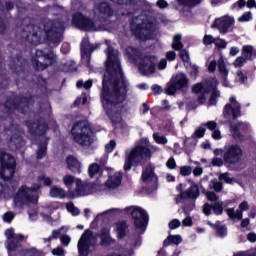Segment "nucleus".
Segmentation results:
<instances>
[{
    "label": "nucleus",
    "instance_id": "obj_1",
    "mask_svg": "<svg viewBox=\"0 0 256 256\" xmlns=\"http://www.w3.org/2000/svg\"><path fill=\"white\" fill-rule=\"evenodd\" d=\"M106 54V73L103 78L101 103L113 126L116 129H121L123 127V116L121 113L127 101V87H129V84L123 77L121 62L119 61V51L108 46Z\"/></svg>",
    "mask_w": 256,
    "mask_h": 256
},
{
    "label": "nucleus",
    "instance_id": "obj_2",
    "mask_svg": "<svg viewBox=\"0 0 256 256\" xmlns=\"http://www.w3.org/2000/svg\"><path fill=\"white\" fill-rule=\"evenodd\" d=\"M38 183L33 184L31 188L22 186L14 197V203L16 205H35L39 201V196L36 191L41 189V184L49 187L53 180L45 174H41L37 178Z\"/></svg>",
    "mask_w": 256,
    "mask_h": 256
},
{
    "label": "nucleus",
    "instance_id": "obj_3",
    "mask_svg": "<svg viewBox=\"0 0 256 256\" xmlns=\"http://www.w3.org/2000/svg\"><path fill=\"white\" fill-rule=\"evenodd\" d=\"M120 213H126L127 215H131L136 229H139L141 233H145V229H147V221H149V215L143 208L139 206H129L126 207L124 210H121L119 208H111L98 214V217H101V215L113 217L114 215H119Z\"/></svg>",
    "mask_w": 256,
    "mask_h": 256
},
{
    "label": "nucleus",
    "instance_id": "obj_4",
    "mask_svg": "<svg viewBox=\"0 0 256 256\" xmlns=\"http://www.w3.org/2000/svg\"><path fill=\"white\" fill-rule=\"evenodd\" d=\"M151 151H159V148L156 146H151L147 138L142 139L139 145L132 149L127 156L124 163L125 171H131V167H133V165H137V163H141L143 159H148L151 157Z\"/></svg>",
    "mask_w": 256,
    "mask_h": 256
},
{
    "label": "nucleus",
    "instance_id": "obj_5",
    "mask_svg": "<svg viewBox=\"0 0 256 256\" xmlns=\"http://www.w3.org/2000/svg\"><path fill=\"white\" fill-rule=\"evenodd\" d=\"M132 33L141 41L157 37V24L147 21L145 15L137 16L131 23Z\"/></svg>",
    "mask_w": 256,
    "mask_h": 256
},
{
    "label": "nucleus",
    "instance_id": "obj_6",
    "mask_svg": "<svg viewBox=\"0 0 256 256\" xmlns=\"http://www.w3.org/2000/svg\"><path fill=\"white\" fill-rule=\"evenodd\" d=\"M71 135L75 143L81 145V147H89V145H93L97 141L87 121L76 122L71 129Z\"/></svg>",
    "mask_w": 256,
    "mask_h": 256
},
{
    "label": "nucleus",
    "instance_id": "obj_7",
    "mask_svg": "<svg viewBox=\"0 0 256 256\" xmlns=\"http://www.w3.org/2000/svg\"><path fill=\"white\" fill-rule=\"evenodd\" d=\"M5 236L7 238L6 241V248L8 251L9 256H13V251H17L19 256H39L41 252L37 251L36 249H19V243L21 241H25L27 236H23V234H15L14 229H8L5 231Z\"/></svg>",
    "mask_w": 256,
    "mask_h": 256
},
{
    "label": "nucleus",
    "instance_id": "obj_8",
    "mask_svg": "<svg viewBox=\"0 0 256 256\" xmlns=\"http://www.w3.org/2000/svg\"><path fill=\"white\" fill-rule=\"evenodd\" d=\"M76 188L72 192V198L87 197L93 193H105V186L101 178L96 179L94 182H83L79 179L75 181Z\"/></svg>",
    "mask_w": 256,
    "mask_h": 256
},
{
    "label": "nucleus",
    "instance_id": "obj_9",
    "mask_svg": "<svg viewBox=\"0 0 256 256\" xmlns=\"http://www.w3.org/2000/svg\"><path fill=\"white\" fill-rule=\"evenodd\" d=\"M217 85H219V81H217L216 78H210L204 84L199 83L193 86L192 91L201 94V96L198 97L199 103H205V95H207L209 91H212L209 103L210 105H217V99L220 97L219 91L215 90L217 89Z\"/></svg>",
    "mask_w": 256,
    "mask_h": 256
},
{
    "label": "nucleus",
    "instance_id": "obj_10",
    "mask_svg": "<svg viewBox=\"0 0 256 256\" xmlns=\"http://www.w3.org/2000/svg\"><path fill=\"white\" fill-rule=\"evenodd\" d=\"M0 176L4 181H9L13 179L15 175V158L9 153L1 152L0 153Z\"/></svg>",
    "mask_w": 256,
    "mask_h": 256
},
{
    "label": "nucleus",
    "instance_id": "obj_11",
    "mask_svg": "<svg viewBox=\"0 0 256 256\" xmlns=\"http://www.w3.org/2000/svg\"><path fill=\"white\" fill-rule=\"evenodd\" d=\"M241 157H243V150L241 149V146L237 144H230L224 147L223 160L230 169H233V165L239 164Z\"/></svg>",
    "mask_w": 256,
    "mask_h": 256
},
{
    "label": "nucleus",
    "instance_id": "obj_12",
    "mask_svg": "<svg viewBox=\"0 0 256 256\" xmlns=\"http://www.w3.org/2000/svg\"><path fill=\"white\" fill-rule=\"evenodd\" d=\"M97 243V235L91 230H86L78 241V253L80 256H88Z\"/></svg>",
    "mask_w": 256,
    "mask_h": 256
},
{
    "label": "nucleus",
    "instance_id": "obj_13",
    "mask_svg": "<svg viewBox=\"0 0 256 256\" xmlns=\"http://www.w3.org/2000/svg\"><path fill=\"white\" fill-rule=\"evenodd\" d=\"M72 22L78 29H83L84 31H107V27L99 25V22L91 21L81 13L74 14Z\"/></svg>",
    "mask_w": 256,
    "mask_h": 256
},
{
    "label": "nucleus",
    "instance_id": "obj_14",
    "mask_svg": "<svg viewBox=\"0 0 256 256\" xmlns=\"http://www.w3.org/2000/svg\"><path fill=\"white\" fill-rule=\"evenodd\" d=\"M63 31H65V27L61 22L54 24L53 21H48L44 25V33L54 45L61 43Z\"/></svg>",
    "mask_w": 256,
    "mask_h": 256
},
{
    "label": "nucleus",
    "instance_id": "obj_15",
    "mask_svg": "<svg viewBox=\"0 0 256 256\" xmlns=\"http://www.w3.org/2000/svg\"><path fill=\"white\" fill-rule=\"evenodd\" d=\"M55 61V53L50 52L45 54L42 50H37L33 59V64L38 71L47 69L49 65H53Z\"/></svg>",
    "mask_w": 256,
    "mask_h": 256
},
{
    "label": "nucleus",
    "instance_id": "obj_16",
    "mask_svg": "<svg viewBox=\"0 0 256 256\" xmlns=\"http://www.w3.org/2000/svg\"><path fill=\"white\" fill-rule=\"evenodd\" d=\"M189 85V79L183 73L174 74L171 78V84L168 85L166 93L168 95H175L176 91L186 89Z\"/></svg>",
    "mask_w": 256,
    "mask_h": 256
},
{
    "label": "nucleus",
    "instance_id": "obj_17",
    "mask_svg": "<svg viewBox=\"0 0 256 256\" xmlns=\"http://www.w3.org/2000/svg\"><path fill=\"white\" fill-rule=\"evenodd\" d=\"M133 247H141L140 236H131L128 243L119 249L120 254H113L112 256H132L135 253Z\"/></svg>",
    "mask_w": 256,
    "mask_h": 256
},
{
    "label": "nucleus",
    "instance_id": "obj_18",
    "mask_svg": "<svg viewBox=\"0 0 256 256\" xmlns=\"http://www.w3.org/2000/svg\"><path fill=\"white\" fill-rule=\"evenodd\" d=\"M155 61V57L151 56L141 58L138 63L140 73H142V75H146L147 77H149V75H153V73H155Z\"/></svg>",
    "mask_w": 256,
    "mask_h": 256
},
{
    "label": "nucleus",
    "instance_id": "obj_19",
    "mask_svg": "<svg viewBox=\"0 0 256 256\" xmlns=\"http://www.w3.org/2000/svg\"><path fill=\"white\" fill-rule=\"evenodd\" d=\"M113 15V10L111 7H109V4L107 3H100L94 8V17L100 23H103V21H106Z\"/></svg>",
    "mask_w": 256,
    "mask_h": 256
},
{
    "label": "nucleus",
    "instance_id": "obj_20",
    "mask_svg": "<svg viewBox=\"0 0 256 256\" xmlns=\"http://www.w3.org/2000/svg\"><path fill=\"white\" fill-rule=\"evenodd\" d=\"M177 190L180 191L181 199H198L201 192L199 191V185L194 182H191V186L183 191V184H179Z\"/></svg>",
    "mask_w": 256,
    "mask_h": 256
},
{
    "label": "nucleus",
    "instance_id": "obj_21",
    "mask_svg": "<svg viewBox=\"0 0 256 256\" xmlns=\"http://www.w3.org/2000/svg\"><path fill=\"white\" fill-rule=\"evenodd\" d=\"M233 115L234 119L236 117H241V105L235 97L230 98V103L226 104L224 107L223 116L227 119V117H231Z\"/></svg>",
    "mask_w": 256,
    "mask_h": 256
},
{
    "label": "nucleus",
    "instance_id": "obj_22",
    "mask_svg": "<svg viewBox=\"0 0 256 256\" xmlns=\"http://www.w3.org/2000/svg\"><path fill=\"white\" fill-rule=\"evenodd\" d=\"M235 23V19L231 16H224L218 18L212 24V29H218L220 33L225 35L229 31V27Z\"/></svg>",
    "mask_w": 256,
    "mask_h": 256
},
{
    "label": "nucleus",
    "instance_id": "obj_23",
    "mask_svg": "<svg viewBox=\"0 0 256 256\" xmlns=\"http://www.w3.org/2000/svg\"><path fill=\"white\" fill-rule=\"evenodd\" d=\"M142 181L143 183H149L150 185V193L153 191H157L158 183L157 176L153 170V166H148L142 173Z\"/></svg>",
    "mask_w": 256,
    "mask_h": 256
},
{
    "label": "nucleus",
    "instance_id": "obj_24",
    "mask_svg": "<svg viewBox=\"0 0 256 256\" xmlns=\"http://www.w3.org/2000/svg\"><path fill=\"white\" fill-rule=\"evenodd\" d=\"M123 181V174L121 172H115L113 174H109L105 183L103 182V186L105 187V193H107V189L115 190L121 187V182Z\"/></svg>",
    "mask_w": 256,
    "mask_h": 256
},
{
    "label": "nucleus",
    "instance_id": "obj_25",
    "mask_svg": "<svg viewBox=\"0 0 256 256\" xmlns=\"http://www.w3.org/2000/svg\"><path fill=\"white\" fill-rule=\"evenodd\" d=\"M25 32L28 33L26 38L30 43H33L34 45L41 43V29L39 26L30 24L26 26Z\"/></svg>",
    "mask_w": 256,
    "mask_h": 256
},
{
    "label": "nucleus",
    "instance_id": "obj_26",
    "mask_svg": "<svg viewBox=\"0 0 256 256\" xmlns=\"http://www.w3.org/2000/svg\"><path fill=\"white\" fill-rule=\"evenodd\" d=\"M96 47L89 43V39L84 38L81 43V55H82V63L88 65L89 61H91V53L95 51Z\"/></svg>",
    "mask_w": 256,
    "mask_h": 256
},
{
    "label": "nucleus",
    "instance_id": "obj_27",
    "mask_svg": "<svg viewBox=\"0 0 256 256\" xmlns=\"http://www.w3.org/2000/svg\"><path fill=\"white\" fill-rule=\"evenodd\" d=\"M231 130L235 139L243 141L245 139V135L249 133V124L240 122L234 126L232 125Z\"/></svg>",
    "mask_w": 256,
    "mask_h": 256
},
{
    "label": "nucleus",
    "instance_id": "obj_28",
    "mask_svg": "<svg viewBox=\"0 0 256 256\" xmlns=\"http://www.w3.org/2000/svg\"><path fill=\"white\" fill-rule=\"evenodd\" d=\"M218 73L220 75V79L223 81L224 87H229V82H227V76L229 75V68L227 67V61L223 55L220 56L218 60Z\"/></svg>",
    "mask_w": 256,
    "mask_h": 256
},
{
    "label": "nucleus",
    "instance_id": "obj_29",
    "mask_svg": "<svg viewBox=\"0 0 256 256\" xmlns=\"http://www.w3.org/2000/svg\"><path fill=\"white\" fill-rule=\"evenodd\" d=\"M26 126L32 135H43L47 131V124L44 121L27 122Z\"/></svg>",
    "mask_w": 256,
    "mask_h": 256
},
{
    "label": "nucleus",
    "instance_id": "obj_30",
    "mask_svg": "<svg viewBox=\"0 0 256 256\" xmlns=\"http://www.w3.org/2000/svg\"><path fill=\"white\" fill-rule=\"evenodd\" d=\"M248 209L249 203L247 201H244L239 205V209L236 210V212L233 208H229L226 211L230 219H238V221H241V219H243V211H247Z\"/></svg>",
    "mask_w": 256,
    "mask_h": 256
},
{
    "label": "nucleus",
    "instance_id": "obj_31",
    "mask_svg": "<svg viewBox=\"0 0 256 256\" xmlns=\"http://www.w3.org/2000/svg\"><path fill=\"white\" fill-rule=\"evenodd\" d=\"M66 162L72 173H81V162L75 156H68Z\"/></svg>",
    "mask_w": 256,
    "mask_h": 256
},
{
    "label": "nucleus",
    "instance_id": "obj_32",
    "mask_svg": "<svg viewBox=\"0 0 256 256\" xmlns=\"http://www.w3.org/2000/svg\"><path fill=\"white\" fill-rule=\"evenodd\" d=\"M49 195L54 199H65V197H67V192L59 186H53L50 188Z\"/></svg>",
    "mask_w": 256,
    "mask_h": 256
},
{
    "label": "nucleus",
    "instance_id": "obj_33",
    "mask_svg": "<svg viewBox=\"0 0 256 256\" xmlns=\"http://www.w3.org/2000/svg\"><path fill=\"white\" fill-rule=\"evenodd\" d=\"M101 245L102 247H109L112 245L113 239H111V235L109 234V229L103 228L100 234Z\"/></svg>",
    "mask_w": 256,
    "mask_h": 256
},
{
    "label": "nucleus",
    "instance_id": "obj_34",
    "mask_svg": "<svg viewBox=\"0 0 256 256\" xmlns=\"http://www.w3.org/2000/svg\"><path fill=\"white\" fill-rule=\"evenodd\" d=\"M183 242V238H181V235H169L167 239L164 240L165 247L169 245H181Z\"/></svg>",
    "mask_w": 256,
    "mask_h": 256
},
{
    "label": "nucleus",
    "instance_id": "obj_35",
    "mask_svg": "<svg viewBox=\"0 0 256 256\" xmlns=\"http://www.w3.org/2000/svg\"><path fill=\"white\" fill-rule=\"evenodd\" d=\"M114 231H116V234L118 235V239H123V237H125V233L127 231V223L119 222V223L115 224Z\"/></svg>",
    "mask_w": 256,
    "mask_h": 256
},
{
    "label": "nucleus",
    "instance_id": "obj_36",
    "mask_svg": "<svg viewBox=\"0 0 256 256\" xmlns=\"http://www.w3.org/2000/svg\"><path fill=\"white\" fill-rule=\"evenodd\" d=\"M63 183L65 187H67L69 195L73 197L74 190L71 189V187H73V184L75 183V177H73L72 175H66L63 177Z\"/></svg>",
    "mask_w": 256,
    "mask_h": 256
},
{
    "label": "nucleus",
    "instance_id": "obj_37",
    "mask_svg": "<svg viewBox=\"0 0 256 256\" xmlns=\"http://www.w3.org/2000/svg\"><path fill=\"white\" fill-rule=\"evenodd\" d=\"M208 225H210V227L216 228L217 235H219V237H226L227 227H225L224 225H221V223L219 222H217L216 224H212L211 222H208Z\"/></svg>",
    "mask_w": 256,
    "mask_h": 256
},
{
    "label": "nucleus",
    "instance_id": "obj_38",
    "mask_svg": "<svg viewBox=\"0 0 256 256\" xmlns=\"http://www.w3.org/2000/svg\"><path fill=\"white\" fill-rule=\"evenodd\" d=\"M100 173H101V166H99V164L97 163L90 164L88 168L89 177L91 178L97 177V175H99Z\"/></svg>",
    "mask_w": 256,
    "mask_h": 256
},
{
    "label": "nucleus",
    "instance_id": "obj_39",
    "mask_svg": "<svg viewBox=\"0 0 256 256\" xmlns=\"http://www.w3.org/2000/svg\"><path fill=\"white\" fill-rule=\"evenodd\" d=\"M62 231H64V233H67L68 228L67 227H62L59 230H53L52 235L50 237L43 239L44 243H50V241H53V239H57L61 235Z\"/></svg>",
    "mask_w": 256,
    "mask_h": 256
},
{
    "label": "nucleus",
    "instance_id": "obj_40",
    "mask_svg": "<svg viewBox=\"0 0 256 256\" xmlns=\"http://www.w3.org/2000/svg\"><path fill=\"white\" fill-rule=\"evenodd\" d=\"M180 5L184 7H197L203 0H177Z\"/></svg>",
    "mask_w": 256,
    "mask_h": 256
},
{
    "label": "nucleus",
    "instance_id": "obj_41",
    "mask_svg": "<svg viewBox=\"0 0 256 256\" xmlns=\"http://www.w3.org/2000/svg\"><path fill=\"white\" fill-rule=\"evenodd\" d=\"M172 48L175 49V51H180V49H183V43H181V35L176 34L174 36Z\"/></svg>",
    "mask_w": 256,
    "mask_h": 256
},
{
    "label": "nucleus",
    "instance_id": "obj_42",
    "mask_svg": "<svg viewBox=\"0 0 256 256\" xmlns=\"http://www.w3.org/2000/svg\"><path fill=\"white\" fill-rule=\"evenodd\" d=\"M153 139L156 143H158V145H167V143L169 141V140H167V137H165L159 133H154Z\"/></svg>",
    "mask_w": 256,
    "mask_h": 256
},
{
    "label": "nucleus",
    "instance_id": "obj_43",
    "mask_svg": "<svg viewBox=\"0 0 256 256\" xmlns=\"http://www.w3.org/2000/svg\"><path fill=\"white\" fill-rule=\"evenodd\" d=\"M185 67H186L188 73H190V75L192 77H197V75L199 73V67H197L196 65H193L191 63L187 64Z\"/></svg>",
    "mask_w": 256,
    "mask_h": 256
},
{
    "label": "nucleus",
    "instance_id": "obj_44",
    "mask_svg": "<svg viewBox=\"0 0 256 256\" xmlns=\"http://www.w3.org/2000/svg\"><path fill=\"white\" fill-rule=\"evenodd\" d=\"M212 209H213L215 215H222V213H223V202L216 201L213 204Z\"/></svg>",
    "mask_w": 256,
    "mask_h": 256
},
{
    "label": "nucleus",
    "instance_id": "obj_45",
    "mask_svg": "<svg viewBox=\"0 0 256 256\" xmlns=\"http://www.w3.org/2000/svg\"><path fill=\"white\" fill-rule=\"evenodd\" d=\"M66 209L68 213H71V215L74 216L79 215V213H81V211H79V208L75 207V204H73L72 202L66 204Z\"/></svg>",
    "mask_w": 256,
    "mask_h": 256
},
{
    "label": "nucleus",
    "instance_id": "obj_46",
    "mask_svg": "<svg viewBox=\"0 0 256 256\" xmlns=\"http://www.w3.org/2000/svg\"><path fill=\"white\" fill-rule=\"evenodd\" d=\"M46 151H47V142H44V143H42V144L38 147L37 159H43V157H45Z\"/></svg>",
    "mask_w": 256,
    "mask_h": 256
},
{
    "label": "nucleus",
    "instance_id": "obj_47",
    "mask_svg": "<svg viewBox=\"0 0 256 256\" xmlns=\"http://www.w3.org/2000/svg\"><path fill=\"white\" fill-rule=\"evenodd\" d=\"M242 55L245 59H251L253 55V46H244L242 48Z\"/></svg>",
    "mask_w": 256,
    "mask_h": 256
},
{
    "label": "nucleus",
    "instance_id": "obj_48",
    "mask_svg": "<svg viewBox=\"0 0 256 256\" xmlns=\"http://www.w3.org/2000/svg\"><path fill=\"white\" fill-rule=\"evenodd\" d=\"M219 179L220 181H225V183H228L229 185H233V183H235V179H233L229 173L221 174Z\"/></svg>",
    "mask_w": 256,
    "mask_h": 256
},
{
    "label": "nucleus",
    "instance_id": "obj_49",
    "mask_svg": "<svg viewBox=\"0 0 256 256\" xmlns=\"http://www.w3.org/2000/svg\"><path fill=\"white\" fill-rule=\"evenodd\" d=\"M252 20H253V14L251 12H245L238 18L239 23H247V21H252Z\"/></svg>",
    "mask_w": 256,
    "mask_h": 256
},
{
    "label": "nucleus",
    "instance_id": "obj_50",
    "mask_svg": "<svg viewBox=\"0 0 256 256\" xmlns=\"http://www.w3.org/2000/svg\"><path fill=\"white\" fill-rule=\"evenodd\" d=\"M180 58L182 59L184 66H187L191 63V60L189 58V52H187V50L180 51Z\"/></svg>",
    "mask_w": 256,
    "mask_h": 256
},
{
    "label": "nucleus",
    "instance_id": "obj_51",
    "mask_svg": "<svg viewBox=\"0 0 256 256\" xmlns=\"http://www.w3.org/2000/svg\"><path fill=\"white\" fill-rule=\"evenodd\" d=\"M76 85L78 89H81V87H84V89H91V87H93V80H87L86 82L79 80Z\"/></svg>",
    "mask_w": 256,
    "mask_h": 256
},
{
    "label": "nucleus",
    "instance_id": "obj_52",
    "mask_svg": "<svg viewBox=\"0 0 256 256\" xmlns=\"http://www.w3.org/2000/svg\"><path fill=\"white\" fill-rule=\"evenodd\" d=\"M210 189H214V191L219 193V191H222L223 189V184L221 182H217V180H211Z\"/></svg>",
    "mask_w": 256,
    "mask_h": 256
},
{
    "label": "nucleus",
    "instance_id": "obj_53",
    "mask_svg": "<svg viewBox=\"0 0 256 256\" xmlns=\"http://www.w3.org/2000/svg\"><path fill=\"white\" fill-rule=\"evenodd\" d=\"M62 71H75V62L69 60L68 62L62 63Z\"/></svg>",
    "mask_w": 256,
    "mask_h": 256
},
{
    "label": "nucleus",
    "instance_id": "obj_54",
    "mask_svg": "<svg viewBox=\"0 0 256 256\" xmlns=\"http://www.w3.org/2000/svg\"><path fill=\"white\" fill-rule=\"evenodd\" d=\"M126 54L130 57V59H135L137 55H139V51L137 48L128 47L126 49Z\"/></svg>",
    "mask_w": 256,
    "mask_h": 256
},
{
    "label": "nucleus",
    "instance_id": "obj_55",
    "mask_svg": "<svg viewBox=\"0 0 256 256\" xmlns=\"http://www.w3.org/2000/svg\"><path fill=\"white\" fill-rule=\"evenodd\" d=\"M245 63H247V58H245V56L244 57L243 56H239L234 61L233 65H234V67H243L245 65Z\"/></svg>",
    "mask_w": 256,
    "mask_h": 256
},
{
    "label": "nucleus",
    "instance_id": "obj_56",
    "mask_svg": "<svg viewBox=\"0 0 256 256\" xmlns=\"http://www.w3.org/2000/svg\"><path fill=\"white\" fill-rule=\"evenodd\" d=\"M214 44L218 49H225L227 47V42L224 39L216 38Z\"/></svg>",
    "mask_w": 256,
    "mask_h": 256
},
{
    "label": "nucleus",
    "instance_id": "obj_57",
    "mask_svg": "<svg viewBox=\"0 0 256 256\" xmlns=\"http://www.w3.org/2000/svg\"><path fill=\"white\" fill-rule=\"evenodd\" d=\"M216 38L212 35H204L203 37V43L204 45H213L215 43Z\"/></svg>",
    "mask_w": 256,
    "mask_h": 256
},
{
    "label": "nucleus",
    "instance_id": "obj_58",
    "mask_svg": "<svg viewBox=\"0 0 256 256\" xmlns=\"http://www.w3.org/2000/svg\"><path fill=\"white\" fill-rule=\"evenodd\" d=\"M194 136L198 137L199 139L205 136V126L203 124L198 129H196Z\"/></svg>",
    "mask_w": 256,
    "mask_h": 256
},
{
    "label": "nucleus",
    "instance_id": "obj_59",
    "mask_svg": "<svg viewBox=\"0 0 256 256\" xmlns=\"http://www.w3.org/2000/svg\"><path fill=\"white\" fill-rule=\"evenodd\" d=\"M235 81L237 83H245V81H247V77L243 74V72L239 71L236 74Z\"/></svg>",
    "mask_w": 256,
    "mask_h": 256
},
{
    "label": "nucleus",
    "instance_id": "obj_60",
    "mask_svg": "<svg viewBox=\"0 0 256 256\" xmlns=\"http://www.w3.org/2000/svg\"><path fill=\"white\" fill-rule=\"evenodd\" d=\"M52 255L54 256H65V250L61 247H57L51 250Z\"/></svg>",
    "mask_w": 256,
    "mask_h": 256
},
{
    "label": "nucleus",
    "instance_id": "obj_61",
    "mask_svg": "<svg viewBox=\"0 0 256 256\" xmlns=\"http://www.w3.org/2000/svg\"><path fill=\"white\" fill-rule=\"evenodd\" d=\"M204 127H207L210 131H215L217 129V122L215 121H208L203 124Z\"/></svg>",
    "mask_w": 256,
    "mask_h": 256
},
{
    "label": "nucleus",
    "instance_id": "obj_62",
    "mask_svg": "<svg viewBox=\"0 0 256 256\" xmlns=\"http://www.w3.org/2000/svg\"><path fill=\"white\" fill-rule=\"evenodd\" d=\"M179 227H181V221L179 219H173L169 223V229H179Z\"/></svg>",
    "mask_w": 256,
    "mask_h": 256
},
{
    "label": "nucleus",
    "instance_id": "obj_63",
    "mask_svg": "<svg viewBox=\"0 0 256 256\" xmlns=\"http://www.w3.org/2000/svg\"><path fill=\"white\" fill-rule=\"evenodd\" d=\"M116 145H117V142H115V140H111L109 144H106L105 151L107 153H111L113 149H115Z\"/></svg>",
    "mask_w": 256,
    "mask_h": 256
},
{
    "label": "nucleus",
    "instance_id": "obj_64",
    "mask_svg": "<svg viewBox=\"0 0 256 256\" xmlns=\"http://www.w3.org/2000/svg\"><path fill=\"white\" fill-rule=\"evenodd\" d=\"M191 167L189 166H183L181 169H180V173L181 175H183L184 177H187L188 175H191Z\"/></svg>",
    "mask_w": 256,
    "mask_h": 256
}]
</instances>
